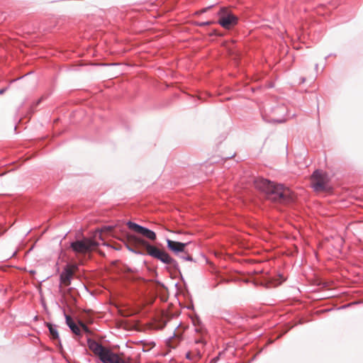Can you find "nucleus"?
I'll return each mask as SVG.
<instances>
[{"instance_id":"nucleus-1","label":"nucleus","mask_w":363,"mask_h":363,"mask_svg":"<svg viewBox=\"0 0 363 363\" xmlns=\"http://www.w3.org/2000/svg\"><path fill=\"white\" fill-rule=\"evenodd\" d=\"M255 186L265 193L269 199L281 203H291L295 198L290 189L284 187L282 184H274L264 178L255 179Z\"/></svg>"},{"instance_id":"nucleus-2","label":"nucleus","mask_w":363,"mask_h":363,"mask_svg":"<svg viewBox=\"0 0 363 363\" xmlns=\"http://www.w3.org/2000/svg\"><path fill=\"white\" fill-rule=\"evenodd\" d=\"M88 345L90 350L98 356L103 363H134L131 357L121 358L95 340H89Z\"/></svg>"},{"instance_id":"nucleus-3","label":"nucleus","mask_w":363,"mask_h":363,"mask_svg":"<svg viewBox=\"0 0 363 363\" xmlns=\"http://www.w3.org/2000/svg\"><path fill=\"white\" fill-rule=\"evenodd\" d=\"M134 240L138 243L145 247L147 254L148 255L156 258L167 264L174 266L177 264V262L173 258H172L168 253L160 250L157 247L152 245L147 241L138 238H134Z\"/></svg>"},{"instance_id":"nucleus-4","label":"nucleus","mask_w":363,"mask_h":363,"mask_svg":"<svg viewBox=\"0 0 363 363\" xmlns=\"http://www.w3.org/2000/svg\"><path fill=\"white\" fill-rule=\"evenodd\" d=\"M217 16L218 23L225 29H230L238 23V17L227 7H221Z\"/></svg>"},{"instance_id":"nucleus-5","label":"nucleus","mask_w":363,"mask_h":363,"mask_svg":"<svg viewBox=\"0 0 363 363\" xmlns=\"http://www.w3.org/2000/svg\"><path fill=\"white\" fill-rule=\"evenodd\" d=\"M97 245L98 243L96 241L89 238H84L72 242L70 247L76 253L85 254L91 251Z\"/></svg>"},{"instance_id":"nucleus-6","label":"nucleus","mask_w":363,"mask_h":363,"mask_svg":"<svg viewBox=\"0 0 363 363\" xmlns=\"http://www.w3.org/2000/svg\"><path fill=\"white\" fill-rule=\"evenodd\" d=\"M312 186L316 191L326 190L328 188V178L325 173L321 170H315L311 177Z\"/></svg>"},{"instance_id":"nucleus-7","label":"nucleus","mask_w":363,"mask_h":363,"mask_svg":"<svg viewBox=\"0 0 363 363\" xmlns=\"http://www.w3.org/2000/svg\"><path fill=\"white\" fill-rule=\"evenodd\" d=\"M127 226L135 233H138L152 241L155 240L157 238L156 233L154 231L135 223L128 221L127 223Z\"/></svg>"},{"instance_id":"nucleus-8","label":"nucleus","mask_w":363,"mask_h":363,"mask_svg":"<svg viewBox=\"0 0 363 363\" xmlns=\"http://www.w3.org/2000/svg\"><path fill=\"white\" fill-rule=\"evenodd\" d=\"M75 267L74 265H67L60 274V282L65 286H69L71 279L74 275Z\"/></svg>"},{"instance_id":"nucleus-9","label":"nucleus","mask_w":363,"mask_h":363,"mask_svg":"<svg viewBox=\"0 0 363 363\" xmlns=\"http://www.w3.org/2000/svg\"><path fill=\"white\" fill-rule=\"evenodd\" d=\"M195 344L199 346V347L196 349L197 352L196 353H193L191 352H188L186 353V359L189 360L194 361L199 358L200 357V351L199 348L203 347L205 345V340L203 337L199 338L195 340Z\"/></svg>"},{"instance_id":"nucleus-10","label":"nucleus","mask_w":363,"mask_h":363,"mask_svg":"<svg viewBox=\"0 0 363 363\" xmlns=\"http://www.w3.org/2000/svg\"><path fill=\"white\" fill-rule=\"evenodd\" d=\"M167 244L168 248L175 253L184 252L185 247L187 245V243L176 242L169 239L167 240Z\"/></svg>"},{"instance_id":"nucleus-11","label":"nucleus","mask_w":363,"mask_h":363,"mask_svg":"<svg viewBox=\"0 0 363 363\" xmlns=\"http://www.w3.org/2000/svg\"><path fill=\"white\" fill-rule=\"evenodd\" d=\"M65 316L66 320V324L70 328L72 332L77 335H80V325H77L75 322L73 320V319L71 318V316H69V315L65 314Z\"/></svg>"},{"instance_id":"nucleus-12","label":"nucleus","mask_w":363,"mask_h":363,"mask_svg":"<svg viewBox=\"0 0 363 363\" xmlns=\"http://www.w3.org/2000/svg\"><path fill=\"white\" fill-rule=\"evenodd\" d=\"M180 339L181 337L179 335L174 333L173 336L168 338L167 345L170 348H175L179 344Z\"/></svg>"},{"instance_id":"nucleus-13","label":"nucleus","mask_w":363,"mask_h":363,"mask_svg":"<svg viewBox=\"0 0 363 363\" xmlns=\"http://www.w3.org/2000/svg\"><path fill=\"white\" fill-rule=\"evenodd\" d=\"M48 327L50 331V333L52 337L55 340L59 339V334L55 325H52V324L48 323Z\"/></svg>"},{"instance_id":"nucleus-14","label":"nucleus","mask_w":363,"mask_h":363,"mask_svg":"<svg viewBox=\"0 0 363 363\" xmlns=\"http://www.w3.org/2000/svg\"><path fill=\"white\" fill-rule=\"evenodd\" d=\"M286 112V108L285 106H278L275 109H274V113H284Z\"/></svg>"},{"instance_id":"nucleus-15","label":"nucleus","mask_w":363,"mask_h":363,"mask_svg":"<svg viewBox=\"0 0 363 363\" xmlns=\"http://www.w3.org/2000/svg\"><path fill=\"white\" fill-rule=\"evenodd\" d=\"M79 324L80 325V328H82V329L86 333H89L90 330L89 329V328L84 323H82V321H79Z\"/></svg>"},{"instance_id":"nucleus-16","label":"nucleus","mask_w":363,"mask_h":363,"mask_svg":"<svg viewBox=\"0 0 363 363\" xmlns=\"http://www.w3.org/2000/svg\"><path fill=\"white\" fill-rule=\"evenodd\" d=\"M213 21H204V22H200V23H198V26H201V27H203V26H210L211 24H213Z\"/></svg>"},{"instance_id":"nucleus-17","label":"nucleus","mask_w":363,"mask_h":363,"mask_svg":"<svg viewBox=\"0 0 363 363\" xmlns=\"http://www.w3.org/2000/svg\"><path fill=\"white\" fill-rule=\"evenodd\" d=\"M272 121H275V122H278V123H282V122H284L286 121V118H272Z\"/></svg>"},{"instance_id":"nucleus-18","label":"nucleus","mask_w":363,"mask_h":363,"mask_svg":"<svg viewBox=\"0 0 363 363\" xmlns=\"http://www.w3.org/2000/svg\"><path fill=\"white\" fill-rule=\"evenodd\" d=\"M182 258L185 260H189V261H191L192 260V257L189 255H187V256H183Z\"/></svg>"},{"instance_id":"nucleus-19","label":"nucleus","mask_w":363,"mask_h":363,"mask_svg":"<svg viewBox=\"0 0 363 363\" xmlns=\"http://www.w3.org/2000/svg\"><path fill=\"white\" fill-rule=\"evenodd\" d=\"M5 90H6L5 89H0V94H3L5 91Z\"/></svg>"}]
</instances>
